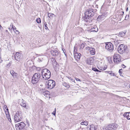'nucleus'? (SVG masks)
<instances>
[{
  "label": "nucleus",
  "mask_w": 130,
  "mask_h": 130,
  "mask_svg": "<svg viewBox=\"0 0 130 130\" xmlns=\"http://www.w3.org/2000/svg\"><path fill=\"white\" fill-rule=\"evenodd\" d=\"M94 10L92 9H89L86 10L85 13V15L84 16L83 19L85 21L90 23L92 22L91 17H92L94 15Z\"/></svg>",
  "instance_id": "obj_1"
},
{
  "label": "nucleus",
  "mask_w": 130,
  "mask_h": 130,
  "mask_svg": "<svg viewBox=\"0 0 130 130\" xmlns=\"http://www.w3.org/2000/svg\"><path fill=\"white\" fill-rule=\"evenodd\" d=\"M41 74L42 76L43 80H46L50 77L51 73L48 69L45 68L42 70Z\"/></svg>",
  "instance_id": "obj_2"
},
{
  "label": "nucleus",
  "mask_w": 130,
  "mask_h": 130,
  "mask_svg": "<svg viewBox=\"0 0 130 130\" xmlns=\"http://www.w3.org/2000/svg\"><path fill=\"white\" fill-rule=\"evenodd\" d=\"M41 76V75L39 73H36L34 74L32 78V83L33 84L37 83L40 80Z\"/></svg>",
  "instance_id": "obj_3"
},
{
  "label": "nucleus",
  "mask_w": 130,
  "mask_h": 130,
  "mask_svg": "<svg viewBox=\"0 0 130 130\" xmlns=\"http://www.w3.org/2000/svg\"><path fill=\"white\" fill-rule=\"evenodd\" d=\"M22 118V112L20 111L17 112L14 116L15 122L16 123L21 121Z\"/></svg>",
  "instance_id": "obj_4"
},
{
  "label": "nucleus",
  "mask_w": 130,
  "mask_h": 130,
  "mask_svg": "<svg viewBox=\"0 0 130 130\" xmlns=\"http://www.w3.org/2000/svg\"><path fill=\"white\" fill-rule=\"evenodd\" d=\"M127 48V46L123 44H121L118 47V50L119 53L122 54L125 52Z\"/></svg>",
  "instance_id": "obj_5"
},
{
  "label": "nucleus",
  "mask_w": 130,
  "mask_h": 130,
  "mask_svg": "<svg viewBox=\"0 0 130 130\" xmlns=\"http://www.w3.org/2000/svg\"><path fill=\"white\" fill-rule=\"evenodd\" d=\"M116 123L110 124L105 127V130H115L118 127Z\"/></svg>",
  "instance_id": "obj_6"
},
{
  "label": "nucleus",
  "mask_w": 130,
  "mask_h": 130,
  "mask_svg": "<svg viewBox=\"0 0 130 130\" xmlns=\"http://www.w3.org/2000/svg\"><path fill=\"white\" fill-rule=\"evenodd\" d=\"M105 49L109 52H111L114 50L113 46L112 43L110 42L106 43Z\"/></svg>",
  "instance_id": "obj_7"
},
{
  "label": "nucleus",
  "mask_w": 130,
  "mask_h": 130,
  "mask_svg": "<svg viewBox=\"0 0 130 130\" xmlns=\"http://www.w3.org/2000/svg\"><path fill=\"white\" fill-rule=\"evenodd\" d=\"M55 84V82L52 80H49L46 83V84L48 86L47 88L50 89H52L54 87Z\"/></svg>",
  "instance_id": "obj_8"
},
{
  "label": "nucleus",
  "mask_w": 130,
  "mask_h": 130,
  "mask_svg": "<svg viewBox=\"0 0 130 130\" xmlns=\"http://www.w3.org/2000/svg\"><path fill=\"white\" fill-rule=\"evenodd\" d=\"M26 124L23 122H21L15 125L17 130H21L25 126Z\"/></svg>",
  "instance_id": "obj_9"
},
{
  "label": "nucleus",
  "mask_w": 130,
  "mask_h": 130,
  "mask_svg": "<svg viewBox=\"0 0 130 130\" xmlns=\"http://www.w3.org/2000/svg\"><path fill=\"white\" fill-rule=\"evenodd\" d=\"M113 60L115 63H118L121 61L120 55L117 54H115L113 56Z\"/></svg>",
  "instance_id": "obj_10"
},
{
  "label": "nucleus",
  "mask_w": 130,
  "mask_h": 130,
  "mask_svg": "<svg viewBox=\"0 0 130 130\" xmlns=\"http://www.w3.org/2000/svg\"><path fill=\"white\" fill-rule=\"evenodd\" d=\"M75 47H74V57L76 60L77 61H78L79 60L81 55L80 53L76 52V50L75 51Z\"/></svg>",
  "instance_id": "obj_11"
},
{
  "label": "nucleus",
  "mask_w": 130,
  "mask_h": 130,
  "mask_svg": "<svg viewBox=\"0 0 130 130\" xmlns=\"http://www.w3.org/2000/svg\"><path fill=\"white\" fill-rule=\"evenodd\" d=\"M21 54L19 53H17L15 55V59L18 61H19L21 59Z\"/></svg>",
  "instance_id": "obj_12"
},
{
  "label": "nucleus",
  "mask_w": 130,
  "mask_h": 130,
  "mask_svg": "<svg viewBox=\"0 0 130 130\" xmlns=\"http://www.w3.org/2000/svg\"><path fill=\"white\" fill-rule=\"evenodd\" d=\"M43 93L42 94L43 95L45 96V97L48 98H50V92L48 91H46L45 90H42Z\"/></svg>",
  "instance_id": "obj_13"
},
{
  "label": "nucleus",
  "mask_w": 130,
  "mask_h": 130,
  "mask_svg": "<svg viewBox=\"0 0 130 130\" xmlns=\"http://www.w3.org/2000/svg\"><path fill=\"white\" fill-rule=\"evenodd\" d=\"M51 53L52 55L55 57H56L59 55L58 52L56 50H52L51 51Z\"/></svg>",
  "instance_id": "obj_14"
},
{
  "label": "nucleus",
  "mask_w": 130,
  "mask_h": 130,
  "mask_svg": "<svg viewBox=\"0 0 130 130\" xmlns=\"http://www.w3.org/2000/svg\"><path fill=\"white\" fill-rule=\"evenodd\" d=\"M87 61V62L88 64L91 65L93 63L94 60L93 58L92 57L88 58Z\"/></svg>",
  "instance_id": "obj_15"
},
{
  "label": "nucleus",
  "mask_w": 130,
  "mask_h": 130,
  "mask_svg": "<svg viewBox=\"0 0 130 130\" xmlns=\"http://www.w3.org/2000/svg\"><path fill=\"white\" fill-rule=\"evenodd\" d=\"M22 103H21V105L23 107L28 109L29 108V107L27 106H26L25 103V102L23 99L22 100Z\"/></svg>",
  "instance_id": "obj_16"
},
{
  "label": "nucleus",
  "mask_w": 130,
  "mask_h": 130,
  "mask_svg": "<svg viewBox=\"0 0 130 130\" xmlns=\"http://www.w3.org/2000/svg\"><path fill=\"white\" fill-rule=\"evenodd\" d=\"M123 115L125 117H126L127 119H130V112H125Z\"/></svg>",
  "instance_id": "obj_17"
},
{
  "label": "nucleus",
  "mask_w": 130,
  "mask_h": 130,
  "mask_svg": "<svg viewBox=\"0 0 130 130\" xmlns=\"http://www.w3.org/2000/svg\"><path fill=\"white\" fill-rule=\"evenodd\" d=\"M98 30V29L96 27L92 28L91 30V31L93 32H97Z\"/></svg>",
  "instance_id": "obj_18"
},
{
  "label": "nucleus",
  "mask_w": 130,
  "mask_h": 130,
  "mask_svg": "<svg viewBox=\"0 0 130 130\" xmlns=\"http://www.w3.org/2000/svg\"><path fill=\"white\" fill-rule=\"evenodd\" d=\"M90 53L92 55H94L95 54V49L93 48H92L90 50Z\"/></svg>",
  "instance_id": "obj_19"
},
{
  "label": "nucleus",
  "mask_w": 130,
  "mask_h": 130,
  "mask_svg": "<svg viewBox=\"0 0 130 130\" xmlns=\"http://www.w3.org/2000/svg\"><path fill=\"white\" fill-rule=\"evenodd\" d=\"M6 110H7V111L6 112V111H5V114L6 115V118L8 119L9 118H10V116L9 114V112L8 111V108H7L6 109Z\"/></svg>",
  "instance_id": "obj_20"
},
{
  "label": "nucleus",
  "mask_w": 130,
  "mask_h": 130,
  "mask_svg": "<svg viewBox=\"0 0 130 130\" xmlns=\"http://www.w3.org/2000/svg\"><path fill=\"white\" fill-rule=\"evenodd\" d=\"M62 84L64 86L68 88H69L70 87V85L66 82H63V83Z\"/></svg>",
  "instance_id": "obj_21"
},
{
  "label": "nucleus",
  "mask_w": 130,
  "mask_h": 130,
  "mask_svg": "<svg viewBox=\"0 0 130 130\" xmlns=\"http://www.w3.org/2000/svg\"><path fill=\"white\" fill-rule=\"evenodd\" d=\"M89 129L90 130H95L96 129L95 127V126L93 125H91L90 126Z\"/></svg>",
  "instance_id": "obj_22"
},
{
  "label": "nucleus",
  "mask_w": 130,
  "mask_h": 130,
  "mask_svg": "<svg viewBox=\"0 0 130 130\" xmlns=\"http://www.w3.org/2000/svg\"><path fill=\"white\" fill-rule=\"evenodd\" d=\"M80 124L81 125H87L88 124V122L86 121H84L82 122Z\"/></svg>",
  "instance_id": "obj_23"
},
{
  "label": "nucleus",
  "mask_w": 130,
  "mask_h": 130,
  "mask_svg": "<svg viewBox=\"0 0 130 130\" xmlns=\"http://www.w3.org/2000/svg\"><path fill=\"white\" fill-rule=\"evenodd\" d=\"M102 69H101L102 70H104L106 69L107 68V66L105 64L101 67Z\"/></svg>",
  "instance_id": "obj_24"
},
{
  "label": "nucleus",
  "mask_w": 130,
  "mask_h": 130,
  "mask_svg": "<svg viewBox=\"0 0 130 130\" xmlns=\"http://www.w3.org/2000/svg\"><path fill=\"white\" fill-rule=\"evenodd\" d=\"M54 15L53 14H51V13H49L48 14V17L50 18V19H52L53 17V15Z\"/></svg>",
  "instance_id": "obj_25"
},
{
  "label": "nucleus",
  "mask_w": 130,
  "mask_h": 130,
  "mask_svg": "<svg viewBox=\"0 0 130 130\" xmlns=\"http://www.w3.org/2000/svg\"><path fill=\"white\" fill-rule=\"evenodd\" d=\"M103 15H99L98 17L97 20V21H100V20H101V19L103 17Z\"/></svg>",
  "instance_id": "obj_26"
},
{
  "label": "nucleus",
  "mask_w": 130,
  "mask_h": 130,
  "mask_svg": "<svg viewBox=\"0 0 130 130\" xmlns=\"http://www.w3.org/2000/svg\"><path fill=\"white\" fill-rule=\"evenodd\" d=\"M125 33L123 32H120L119 35L121 37H123L125 35Z\"/></svg>",
  "instance_id": "obj_27"
},
{
  "label": "nucleus",
  "mask_w": 130,
  "mask_h": 130,
  "mask_svg": "<svg viewBox=\"0 0 130 130\" xmlns=\"http://www.w3.org/2000/svg\"><path fill=\"white\" fill-rule=\"evenodd\" d=\"M67 77L68 78V79H69L70 80V82H74V83H75V80H74L73 79L71 78V77H70L68 76Z\"/></svg>",
  "instance_id": "obj_28"
},
{
  "label": "nucleus",
  "mask_w": 130,
  "mask_h": 130,
  "mask_svg": "<svg viewBox=\"0 0 130 130\" xmlns=\"http://www.w3.org/2000/svg\"><path fill=\"white\" fill-rule=\"evenodd\" d=\"M52 61V64L55 63H57L55 59L54 58H52L51 60Z\"/></svg>",
  "instance_id": "obj_29"
},
{
  "label": "nucleus",
  "mask_w": 130,
  "mask_h": 130,
  "mask_svg": "<svg viewBox=\"0 0 130 130\" xmlns=\"http://www.w3.org/2000/svg\"><path fill=\"white\" fill-rule=\"evenodd\" d=\"M11 64V62H10L8 64L6 65V67L7 68H8L10 66Z\"/></svg>",
  "instance_id": "obj_30"
},
{
  "label": "nucleus",
  "mask_w": 130,
  "mask_h": 130,
  "mask_svg": "<svg viewBox=\"0 0 130 130\" xmlns=\"http://www.w3.org/2000/svg\"><path fill=\"white\" fill-rule=\"evenodd\" d=\"M36 21L38 23H39L41 22V20L40 18L37 19H36Z\"/></svg>",
  "instance_id": "obj_31"
},
{
  "label": "nucleus",
  "mask_w": 130,
  "mask_h": 130,
  "mask_svg": "<svg viewBox=\"0 0 130 130\" xmlns=\"http://www.w3.org/2000/svg\"><path fill=\"white\" fill-rule=\"evenodd\" d=\"M56 110V108H55L54 109V111L53 112H52V114L54 116L55 115Z\"/></svg>",
  "instance_id": "obj_32"
},
{
  "label": "nucleus",
  "mask_w": 130,
  "mask_h": 130,
  "mask_svg": "<svg viewBox=\"0 0 130 130\" xmlns=\"http://www.w3.org/2000/svg\"><path fill=\"white\" fill-rule=\"evenodd\" d=\"M92 70L95 72H97V70H98V69H97L94 68H92Z\"/></svg>",
  "instance_id": "obj_33"
},
{
  "label": "nucleus",
  "mask_w": 130,
  "mask_h": 130,
  "mask_svg": "<svg viewBox=\"0 0 130 130\" xmlns=\"http://www.w3.org/2000/svg\"><path fill=\"white\" fill-rule=\"evenodd\" d=\"M92 47H90L88 46L87 47H86V49L87 50H88L89 51H90Z\"/></svg>",
  "instance_id": "obj_34"
},
{
  "label": "nucleus",
  "mask_w": 130,
  "mask_h": 130,
  "mask_svg": "<svg viewBox=\"0 0 130 130\" xmlns=\"http://www.w3.org/2000/svg\"><path fill=\"white\" fill-rule=\"evenodd\" d=\"M92 47H90L88 46L87 47H86V49L87 50H88L89 51H90Z\"/></svg>",
  "instance_id": "obj_35"
},
{
  "label": "nucleus",
  "mask_w": 130,
  "mask_h": 130,
  "mask_svg": "<svg viewBox=\"0 0 130 130\" xmlns=\"http://www.w3.org/2000/svg\"><path fill=\"white\" fill-rule=\"evenodd\" d=\"M44 26H45V28L46 29H48V28L47 27V24H46V22H45L44 23Z\"/></svg>",
  "instance_id": "obj_36"
},
{
  "label": "nucleus",
  "mask_w": 130,
  "mask_h": 130,
  "mask_svg": "<svg viewBox=\"0 0 130 130\" xmlns=\"http://www.w3.org/2000/svg\"><path fill=\"white\" fill-rule=\"evenodd\" d=\"M122 71V69H121L119 70V73H120V75H121V74Z\"/></svg>",
  "instance_id": "obj_37"
},
{
  "label": "nucleus",
  "mask_w": 130,
  "mask_h": 130,
  "mask_svg": "<svg viewBox=\"0 0 130 130\" xmlns=\"http://www.w3.org/2000/svg\"><path fill=\"white\" fill-rule=\"evenodd\" d=\"M81 48H83L85 46V44H84L82 43L81 45Z\"/></svg>",
  "instance_id": "obj_38"
},
{
  "label": "nucleus",
  "mask_w": 130,
  "mask_h": 130,
  "mask_svg": "<svg viewBox=\"0 0 130 130\" xmlns=\"http://www.w3.org/2000/svg\"><path fill=\"white\" fill-rule=\"evenodd\" d=\"M14 28H13V26L12 25V28L13 29V31H14V32H15V30L16 29V28L14 26Z\"/></svg>",
  "instance_id": "obj_39"
},
{
  "label": "nucleus",
  "mask_w": 130,
  "mask_h": 130,
  "mask_svg": "<svg viewBox=\"0 0 130 130\" xmlns=\"http://www.w3.org/2000/svg\"><path fill=\"white\" fill-rule=\"evenodd\" d=\"M57 63H54L52 64L54 67H57Z\"/></svg>",
  "instance_id": "obj_40"
},
{
  "label": "nucleus",
  "mask_w": 130,
  "mask_h": 130,
  "mask_svg": "<svg viewBox=\"0 0 130 130\" xmlns=\"http://www.w3.org/2000/svg\"><path fill=\"white\" fill-rule=\"evenodd\" d=\"M11 74L13 75L14 73L15 72L13 71H10V72Z\"/></svg>",
  "instance_id": "obj_41"
},
{
  "label": "nucleus",
  "mask_w": 130,
  "mask_h": 130,
  "mask_svg": "<svg viewBox=\"0 0 130 130\" xmlns=\"http://www.w3.org/2000/svg\"><path fill=\"white\" fill-rule=\"evenodd\" d=\"M75 79L77 81H79L80 82L81 81V80L80 79L78 78H76Z\"/></svg>",
  "instance_id": "obj_42"
},
{
  "label": "nucleus",
  "mask_w": 130,
  "mask_h": 130,
  "mask_svg": "<svg viewBox=\"0 0 130 130\" xmlns=\"http://www.w3.org/2000/svg\"><path fill=\"white\" fill-rule=\"evenodd\" d=\"M15 31H16V32H15L16 34H19V32L18 30H15Z\"/></svg>",
  "instance_id": "obj_43"
},
{
  "label": "nucleus",
  "mask_w": 130,
  "mask_h": 130,
  "mask_svg": "<svg viewBox=\"0 0 130 130\" xmlns=\"http://www.w3.org/2000/svg\"><path fill=\"white\" fill-rule=\"evenodd\" d=\"M17 74L15 72L14 73L13 75L12 76L14 77H15L17 76Z\"/></svg>",
  "instance_id": "obj_44"
},
{
  "label": "nucleus",
  "mask_w": 130,
  "mask_h": 130,
  "mask_svg": "<svg viewBox=\"0 0 130 130\" xmlns=\"http://www.w3.org/2000/svg\"><path fill=\"white\" fill-rule=\"evenodd\" d=\"M124 12L123 11H122L121 12V14H120V15H121V16H122L124 14Z\"/></svg>",
  "instance_id": "obj_45"
},
{
  "label": "nucleus",
  "mask_w": 130,
  "mask_h": 130,
  "mask_svg": "<svg viewBox=\"0 0 130 130\" xmlns=\"http://www.w3.org/2000/svg\"><path fill=\"white\" fill-rule=\"evenodd\" d=\"M109 74H111V75H112V71H109V72H108Z\"/></svg>",
  "instance_id": "obj_46"
},
{
  "label": "nucleus",
  "mask_w": 130,
  "mask_h": 130,
  "mask_svg": "<svg viewBox=\"0 0 130 130\" xmlns=\"http://www.w3.org/2000/svg\"><path fill=\"white\" fill-rule=\"evenodd\" d=\"M9 120V122H11V118H9L8 119Z\"/></svg>",
  "instance_id": "obj_47"
},
{
  "label": "nucleus",
  "mask_w": 130,
  "mask_h": 130,
  "mask_svg": "<svg viewBox=\"0 0 130 130\" xmlns=\"http://www.w3.org/2000/svg\"><path fill=\"white\" fill-rule=\"evenodd\" d=\"M3 29V27L1 26V25L0 24V29L2 30Z\"/></svg>",
  "instance_id": "obj_48"
},
{
  "label": "nucleus",
  "mask_w": 130,
  "mask_h": 130,
  "mask_svg": "<svg viewBox=\"0 0 130 130\" xmlns=\"http://www.w3.org/2000/svg\"><path fill=\"white\" fill-rule=\"evenodd\" d=\"M98 69H99L102 70L101 69H102L101 67H98Z\"/></svg>",
  "instance_id": "obj_49"
},
{
  "label": "nucleus",
  "mask_w": 130,
  "mask_h": 130,
  "mask_svg": "<svg viewBox=\"0 0 130 130\" xmlns=\"http://www.w3.org/2000/svg\"><path fill=\"white\" fill-rule=\"evenodd\" d=\"M122 66H122V67L124 68H125L126 67V66H125L124 64H122Z\"/></svg>",
  "instance_id": "obj_50"
},
{
  "label": "nucleus",
  "mask_w": 130,
  "mask_h": 130,
  "mask_svg": "<svg viewBox=\"0 0 130 130\" xmlns=\"http://www.w3.org/2000/svg\"><path fill=\"white\" fill-rule=\"evenodd\" d=\"M111 75L112 76H114L115 75V74L114 73H112Z\"/></svg>",
  "instance_id": "obj_51"
},
{
  "label": "nucleus",
  "mask_w": 130,
  "mask_h": 130,
  "mask_svg": "<svg viewBox=\"0 0 130 130\" xmlns=\"http://www.w3.org/2000/svg\"><path fill=\"white\" fill-rule=\"evenodd\" d=\"M97 72H101V71H100V70H97Z\"/></svg>",
  "instance_id": "obj_52"
},
{
  "label": "nucleus",
  "mask_w": 130,
  "mask_h": 130,
  "mask_svg": "<svg viewBox=\"0 0 130 130\" xmlns=\"http://www.w3.org/2000/svg\"><path fill=\"white\" fill-rule=\"evenodd\" d=\"M128 8H127L126 9V11H128Z\"/></svg>",
  "instance_id": "obj_53"
},
{
  "label": "nucleus",
  "mask_w": 130,
  "mask_h": 130,
  "mask_svg": "<svg viewBox=\"0 0 130 130\" xmlns=\"http://www.w3.org/2000/svg\"><path fill=\"white\" fill-rule=\"evenodd\" d=\"M6 32H8V31L7 30H6Z\"/></svg>",
  "instance_id": "obj_54"
},
{
  "label": "nucleus",
  "mask_w": 130,
  "mask_h": 130,
  "mask_svg": "<svg viewBox=\"0 0 130 130\" xmlns=\"http://www.w3.org/2000/svg\"><path fill=\"white\" fill-rule=\"evenodd\" d=\"M45 120H46V121H47V119H45Z\"/></svg>",
  "instance_id": "obj_55"
},
{
  "label": "nucleus",
  "mask_w": 130,
  "mask_h": 130,
  "mask_svg": "<svg viewBox=\"0 0 130 130\" xmlns=\"http://www.w3.org/2000/svg\"><path fill=\"white\" fill-rule=\"evenodd\" d=\"M126 16L125 17V20H126Z\"/></svg>",
  "instance_id": "obj_56"
},
{
  "label": "nucleus",
  "mask_w": 130,
  "mask_h": 130,
  "mask_svg": "<svg viewBox=\"0 0 130 130\" xmlns=\"http://www.w3.org/2000/svg\"><path fill=\"white\" fill-rule=\"evenodd\" d=\"M9 29H10V28H9Z\"/></svg>",
  "instance_id": "obj_57"
}]
</instances>
